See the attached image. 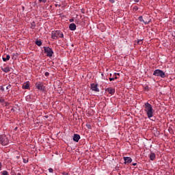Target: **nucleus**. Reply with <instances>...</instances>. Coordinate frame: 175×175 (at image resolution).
Listing matches in <instances>:
<instances>
[{
  "mask_svg": "<svg viewBox=\"0 0 175 175\" xmlns=\"http://www.w3.org/2000/svg\"><path fill=\"white\" fill-rule=\"evenodd\" d=\"M144 111H146L148 118H151L154 117V109H152V105L148 103H146L144 105Z\"/></svg>",
  "mask_w": 175,
  "mask_h": 175,
  "instance_id": "obj_1",
  "label": "nucleus"
},
{
  "mask_svg": "<svg viewBox=\"0 0 175 175\" xmlns=\"http://www.w3.org/2000/svg\"><path fill=\"white\" fill-rule=\"evenodd\" d=\"M153 76H156L157 77H161V79H165V77H166V74L165 72H163V70L157 69L154 71Z\"/></svg>",
  "mask_w": 175,
  "mask_h": 175,
  "instance_id": "obj_2",
  "label": "nucleus"
},
{
  "mask_svg": "<svg viewBox=\"0 0 175 175\" xmlns=\"http://www.w3.org/2000/svg\"><path fill=\"white\" fill-rule=\"evenodd\" d=\"M0 144L2 146H8L9 144V139H8L5 135H0Z\"/></svg>",
  "mask_w": 175,
  "mask_h": 175,
  "instance_id": "obj_3",
  "label": "nucleus"
},
{
  "mask_svg": "<svg viewBox=\"0 0 175 175\" xmlns=\"http://www.w3.org/2000/svg\"><path fill=\"white\" fill-rule=\"evenodd\" d=\"M44 51L47 54V57H53V54H54L53 49L49 46H44Z\"/></svg>",
  "mask_w": 175,
  "mask_h": 175,
  "instance_id": "obj_4",
  "label": "nucleus"
},
{
  "mask_svg": "<svg viewBox=\"0 0 175 175\" xmlns=\"http://www.w3.org/2000/svg\"><path fill=\"white\" fill-rule=\"evenodd\" d=\"M36 88H37V90H39L40 91H42V92H44V91H46V87L42 82L36 83Z\"/></svg>",
  "mask_w": 175,
  "mask_h": 175,
  "instance_id": "obj_5",
  "label": "nucleus"
},
{
  "mask_svg": "<svg viewBox=\"0 0 175 175\" xmlns=\"http://www.w3.org/2000/svg\"><path fill=\"white\" fill-rule=\"evenodd\" d=\"M59 35H61V31L59 30H57L55 31L52 32V36H51L52 39H55V40H57Z\"/></svg>",
  "mask_w": 175,
  "mask_h": 175,
  "instance_id": "obj_6",
  "label": "nucleus"
},
{
  "mask_svg": "<svg viewBox=\"0 0 175 175\" xmlns=\"http://www.w3.org/2000/svg\"><path fill=\"white\" fill-rule=\"evenodd\" d=\"M105 91H107L110 95H114L116 93V89H113V88H108L105 90Z\"/></svg>",
  "mask_w": 175,
  "mask_h": 175,
  "instance_id": "obj_7",
  "label": "nucleus"
},
{
  "mask_svg": "<svg viewBox=\"0 0 175 175\" xmlns=\"http://www.w3.org/2000/svg\"><path fill=\"white\" fill-rule=\"evenodd\" d=\"M92 90L96 92H99V89H98V84L92 83L91 84Z\"/></svg>",
  "mask_w": 175,
  "mask_h": 175,
  "instance_id": "obj_8",
  "label": "nucleus"
},
{
  "mask_svg": "<svg viewBox=\"0 0 175 175\" xmlns=\"http://www.w3.org/2000/svg\"><path fill=\"white\" fill-rule=\"evenodd\" d=\"M123 159L124 161V164L126 165V163H132V158L131 157H123Z\"/></svg>",
  "mask_w": 175,
  "mask_h": 175,
  "instance_id": "obj_9",
  "label": "nucleus"
},
{
  "mask_svg": "<svg viewBox=\"0 0 175 175\" xmlns=\"http://www.w3.org/2000/svg\"><path fill=\"white\" fill-rule=\"evenodd\" d=\"M79 140H80V135L74 134L73 141L76 142L77 143V142H79Z\"/></svg>",
  "mask_w": 175,
  "mask_h": 175,
  "instance_id": "obj_10",
  "label": "nucleus"
},
{
  "mask_svg": "<svg viewBox=\"0 0 175 175\" xmlns=\"http://www.w3.org/2000/svg\"><path fill=\"white\" fill-rule=\"evenodd\" d=\"M69 29L70 31H76V24L70 23L69 25Z\"/></svg>",
  "mask_w": 175,
  "mask_h": 175,
  "instance_id": "obj_11",
  "label": "nucleus"
},
{
  "mask_svg": "<svg viewBox=\"0 0 175 175\" xmlns=\"http://www.w3.org/2000/svg\"><path fill=\"white\" fill-rule=\"evenodd\" d=\"M114 76H115L114 78H111V77L109 78V81H113L114 80H117V79H118V77H117V76H120V73L116 72V73H114Z\"/></svg>",
  "mask_w": 175,
  "mask_h": 175,
  "instance_id": "obj_12",
  "label": "nucleus"
},
{
  "mask_svg": "<svg viewBox=\"0 0 175 175\" xmlns=\"http://www.w3.org/2000/svg\"><path fill=\"white\" fill-rule=\"evenodd\" d=\"M149 158H150V161H154L155 158H156L155 153L151 152L150 156H149Z\"/></svg>",
  "mask_w": 175,
  "mask_h": 175,
  "instance_id": "obj_13",
  "label": "nucleus"
},
{
  "mask_svg": "<svg viewBox=\"0 0 175 175\" xmlns=\"http://www.w3.org/2000/svg\"><path fill=\"white\" fill-rule=\"evenodd\" d=\"M1 70H3V72H4L5 73H8V72H10V68H9V66H7L5 68H1Z\"/></svg>",
  "mask_w": 175,
  "mask_h": 175,
  "instance_id": "obj_14",
  "label": "nucleus"
},
{
  "mask_svg": "<svg viewBox=\"0 0 175 175\" xmlns=\"http://www.w3.org/2000/svg\"><path fill=\"white\" fill-rule=\"evenodd\" d=\"M23 90H29V83L28 82L22 86Z\"/></svg>",
  "mask_w": 175,
  "mask_h": 175,
  "instance_id": "obj_15",
  "label": "nucleus"
},
{
  "mask_svg": "<svg viewBox=\"0 0 175 175\" xmlns=\"http://www.w3.org/2000/svg\"><path fill=\"white\" fill-rule=\"evenodd\" d=\"M139 21H140L141 23H144V24H148V23H150V21L148 22H144V20H143V16H139L138 18Z\"/></svg>",
  "mask_w": 175,
  "mask_h": 175,
  "instance_id": "obj_16",
  "label": "nucleus"
},
{
  "mask_svg": "<svg viewBox=\"0 0 175 175\" xmlns=\"http://www.w3.org/2000/svg\"><path fill=\"white\" fill-rule=\"evenodd\" d=\"M35 27H36V25L35 24V22H32L31 24L30 28L31 29H35Z\"/></svg>",
  "mask_w": 175,
  "mask_h": 175,
  "instance_id": "obj_17",
  "label": "nucleus"
},
{
  "mask_svg": "<svg viewBox=\"0 0 175 175\" xmlns=\"http://www.w3.org/2000/svg\"><path fill=\"white\" fill-rule=\"evenodd\" d=\"M36 44H37V46H42V41L41 40H36Z\"/></svg>",
  "mask_w": 175,
  "mask_h": 175,
  "instance_id": "obj_18",
  "label": "nucleus"
},
{
  "mask_svg": "<svg viewBox=\"0 0 175 175\" xmlns=\"http://www.w3.org/2000/svg\"><path fill=\"white\" fill-rule=\"evenodd\" d=\"M0 103H5V99L2 97L0 98Z\"/></svg>",
  "mask_w": 175,
  "mask_h": 175,
  "instance_id": "obj_19",
  "label": "nucleus"
},
{
  "mask_svg": "<svg viewBox=\"0 0 175 175\" xmlns=\"http://www.w3.org/2000/svg\"><path fill=\"white\" fill-rule=\"evenodd\" d=\"M1 175H9V172H8V171H3Z\"/></svg>",
  "mask_w": 175,
  "mask_h": 175,
  "instance_id": "obj_20",
  "label": "nucleus"
},
{
  "mask_svg": "<svg viewBox=\"0 0 175 175\" xmlns=\"http://www.w3.org/2000/svg\"><path fill=\"white\" fill-rule=\"evenodd\" d=\"M137 10H139V8H137V6H134L133 7V11L134 12H137Z\"/></svg>",
  "mask_w": 175,
  "mask_h": 175,
  "instance_id": "obj_21",
  "label": "nucleus"
},
{
  "mask_svg": "<svg viewBox=\"0 0 175 175\" xmlns=\"http://www.w3.org/2000/svg\"><path fill=\"white\" fill-rule=\"evenodd\" d=\"M86 126L88 129H92V126L90 124H86Z\"/></svg>",
  "mask_w": 175,
  "mask_h": 175,
  "instance_id": "obj_22",
  "label": "nucleus"
},
{
  "mask_svg": "<svg viewBox=\"0 0 175 175\" xmlns=\"http://www.w3.org/2000/svg\"><path fill=\"white\" fill-rule=\"evenodd\" d=\"M137 44H143V40H139L137 41Z\"/></svg>",
  "mask_w": 175,
  "mask_h": 175,
  "instance_id": "obj_23",
  "label": "nucleus"
},
{
  "mask_svg": "<svg viewBox=\"0 0 175 175\" xmlns=\"http://www.w3.org/2000/svg\"><path fill=\"white\" fill-rule=\"evenodd\" d=\"M5 58H6L7 61H9V59H10V55H7Z\"/></svg>",
  "mask_w": 175,
  "mask_h": 175,
  "instance_id": "obj_24",
  "label": "nucleus"
},
{
  "mask_svg": "<svg viewBox=\"0 0 175 175\" xmlns=\"http://www.w3.org/2000/svg\"><path fill=\"white\" fill-rule=\"evenodd\" d=\"M49 173H53L54 172V170H53V168H49Z\"/></svg>",
  "mask_w": 175,
  "mask_h": 175,
  "instance_id": "obj_25",
  "label": "nucleus"
},
{
  "mask_svg": "<svg viewBox=\"0 0 175 175\" xmlns=\"http://www.w3.org/2000/svg\"><path fill=\"white\" fill-rule=\"evenodd\" d=\"M0 90H1V91H2V92H3V91H5V88H3V86H0Z\"/></svg>",
  "mask_w": 175,
  "mask_h": 175,
  "instance_id": "obj_26",
  "label": "nucleus"
},
{
  "mask_svg": "<svg viewBox=\"0 0 175 175\" xmlns=\"http://www.w3.org/2000/svg\"><path fill=\"white\" fill-rule=\"evenodd\" d=\"M23 162H24V163H28V159H23Z\"/></svg>",
  "mask_w": 175,
  "mask_h": 175,
  "instance_id": "obj_27",
  "label": "nucleus"
},
{
  "mask_svg": "<svg viewBox=\"0 0 175 175\" xmlns=\"http://www.w3.org/2000/svg\"><path fill=\"white\" fill-rule=\"evenodd\" d=\"M39 2H42L44 3H46V2H47V0H39Z\"/></svg>",
  "mask_w": 175,
  "mask_h": 175,
  "instance_id": "obj_28",
  "label": "nucleus"
},
{
  "mask_svg": "<svg viewBox=\"0 0 175 175\" xmlns=\"http://www.w3.org/2000/svg\"><path fill=\"white\" fill-rule=\"evenodd\" d=\"M12 88V85L9 84L7 87H6V90H9L10 88Z\"/></svg>",
  "mask_w": 175,
  "mask_h": 175,
  "instance_id": "obj_29",
  "label": "nucleus"
},
{
  "mask_svg": "<svg viewBox=\"0 0 175 175\" xmlns=\"http://www.w3.org/2000/svg\"><path fill=\"white\" fill-rule=\"evenodd\" d=\"M4 103H5V107H7V106H9V105H10V103H9L8 102H4Z\"/></svg>",
  "mask_w": 175,
  "mask_h": 175,
  "instance_id": "obj_30",
  "label": "nucleus"
},
{
  "mask_svg": "<svg viewBox=\"0 0 175 175\" xmlns=\"http://www.w3.org/2000/svg\"><path fill=\"white\" fill-rule=\"evenodd\" d=\"M59 36L60 38H64V33H61V31H60V34L59 35Z\"/></svg>",
  "mask_w": 175,
  "mask_h": 175,
  "instance_id": "obj_31",
  "label": "nucleus"
},
{
  "mask_svg": "<svg viewBox=\"0 0 175 175\" xmlns=\"http://www.w3.org/2000/svg\"><path fill=\"white\" fill-rule=\"evenodd\" d=\"M44 75H45V76H50V73L49 72H46L45 73H44Z\"/></svg>",
  "mask_w": 175,
  "mask_h": 175,
  "instance_id": "obj_32",
  "label": "nucleus"
},
{
  "mask_svg": "<svg viewBox=\"0 0 175 175\" xmlns=\"http://www.w3.org/2000/svg\"><path fill=\"white\" fill-rule=\"evenodd\" d=\"M144 90H145L146 91H148V90H149V89H148V86H147V85L145 86V87H144Z\"/></svg>",
  "mask_w": 175,
  "mask_h": 175,
  "instance_id": "obj_33",
  "label": "nucleus"
},
{
  "mask_svg": "<svg viewBox=\"0 0 175 175\" xmlns=\"http://www.w3.org/2000/svg\"><path fill=\"white\" fill-rule=\"evenodd\" d=\"M109 2H110L111 3H114V2H116L115 0H109Z\"/></svg>",
  "mask_w": 175,
  "mask_h": 175,
  "instance_id": "obj_34",
  "label": "nucleus"
},
{
  "mask_svg": "<svg viewBox=\"0 0 175 175\" xmlns=\"http://www.w3.org/2000/svg\"><path fill=\"white\" fill-rule=\"evenodd\" d=\"M3 61L4 62H6V61H8V59H6V57H3Z\"/></svg>",
  "mask_w": 175,
  "mask_h": 175,
  "instance_id": "obj_35",
  "label": "nucleus"
},
{
  "mask_svg": "<svg viewBox=\"0 0 175 175\" xmlns=\"http://www.w3.org/2000/svg\"><path fill=\"white\" fill-rule=\"evenodd\" d=\"M0 170H2V163L0 162Z\"/></svg>",
  "mask_w": 175,
  "mask_h": 175,
  "instance_id": "obj_36",
  "label": "nucleus"
},
{
  "mask_svg": "<svg viewBox=\"0 0 175 175\" xmlns=\"http://www.w3.org/2000/svg\"><path fill=\"white\" fill-rule=\"evenodd\" d=\"M73 21H75L73 18L70 19V23H73Z\"/></svg>",
  "mask_w": 175,
  "mask_h": 175,
  "instance_id": "obj_37",
  "label": "nucleus"
},
{
  "mask_svg": "<svg viewBox=\"0 0 175 175\" xmlns=\"http://www.w3.org/2000/svg\"><path fill=\"white\" fill-rule=\"evenodd\" d=\"M81 13H83V14H84V13H85V12H84V9H82V10H81Z\"/></svg>",
  "mask_w": 175,
  "mask_h": 175,
  "instance_id": "obj_38",
  "label": "nucleus"
},
{
  "mask_svg": "<svg viewBox=\"0 0 175 175\" xmlns=\"http://www.w3.org/2000/svg\"><path fill=\"white\" fill-rule=\"evenodd\" d=\"M136 165H137V163H133V166H136Z\"/></svg>",
  "mask_w": 175,
  "mask_h": 175,
  "instance_id": "obj_39",
  "label": "nucleus"
},
{
  "mask_svg": "<svg viewBox=\"0 0 175 175\" xmlns=\"http://www.w3.org/2000/svg\"><path fill=\"white\" fill-rule=\"evenodd\" d=\"M139 0H134V2H139Z\"/></svg>",
  "mask_w": 175,
  "mask_h": 175,
  "instance_id": "obj_40",
  "label": "nucleus"
},
{
  "mask_svg": "<svg viewBox=\"0 0 175 175\" xmlns=\"http://www.w3.org/2000/svg\"><path fill=\"white\" fill-rule=\"evenodd\" d=\"M64 174H65V175H68V173H66V172H64Z\"/></svg>",
  "mask_w": 175,
  "mask_h": 175,
  "instance_id": "obj_41",
  "label": "nucleus"
},
{
  "mask_svg": "<svg viewBox=\"0 0 175 175\" xmlns=\"http://www.w3.org/2000/svg\"><path fill=\"white\" fill-rule=\"evenodd\" d=\"M17 175H21L20 173L17 174Z\"/></svg>",
  "mask_w": 175,
  "mask_h": 175,
  "instance_id": "obj_42",
  "label": "nucleus"
},
{
  "mask_svg": "<svg viewBox=\"0 0 175 175\" xmlns=\"http://www.w3.org/2000/svg\"><path fill=\"white\" fill-rule=\"evenodd\" d=\"M109 76H110V77H111V74H110V75H109Z\"/></svg>",
  "mask_w": 175,
  "mask_h": 175,
  "instance_id": "obj_43",
  "label": "nucleus"
}]
</instances>
